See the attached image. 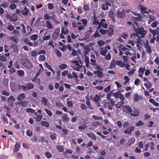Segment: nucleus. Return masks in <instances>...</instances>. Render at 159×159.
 I'll return each instance as SVG.
<instances>
[{
    "instance_id": "nucleus-20",
    "label": "nucleus",
    "mask_w": 159,
    "mask_h": 159,
    "mask_svg": "<svg viewBox=\"0 0 159 159\" xmlns=\"http://www.w3.org/2000/svg\"><path fill=\"white\" fill-rule=\"evenodd\" d=\"M25 98V95L24 93H20L17 98V99L19 101H22Z\"/></svg>"
},
{
    "instance_id": "nucleus-30",
    "label": "nucleus",
    "mask_w": 159,
    "mask_h": 159,
    "mask_svg": "<svg viewBox=\"0 0 159 159\" xmlns=\"http://www.w3.org/2000/svg\"><path fill=\"white\" fill-rule=\"evenodd\" d=\"M17 73L19 76H22L24 75L25 73L22 70H17Z\"/></svg>"
},
{
    "instance_id": "nucleus-10",
    "label": "nucleus",
    "mask_w": 159,
    "mask_h": 159,
    "mask_svg": "<svg viewBox=\"0 0 159 159\" xmlns=\"http://www.w3.org/2000/svg\"><path fill=\"white\" fill-rule=\"evenodd\" d=\"M150 31L152 34L153 37L159 34V28L157 27L155 30L149 29Z\"/></svg>"
},
{
    "instance_id": "nucleus-61",
    "label": "nucleus",
    "mask_w": 159,
    "mask_h": 159,
    "mask_svg": "<svg viewBox=\"0 0 159 159\" xmlns=\"http://www.w3.org/2000/svg\"><path fill=\"white\" fill-rule=\"evenodd\" d=\"M72 152V150L70 149L66 148V149L65 151L64 152V153L65 154V153H69L70 154H71Z\"/></svg>"
},
{
    "instance_id": "nucleus-3",
    "label": "nucleus",
    "mask_w": 159,
    "mask_h": 159,
    "mask_svg": "<svg viewBox=\"0 0 159 159\" xmlns=\"http://www.w3.org/2000/svg\"><path fill=\"white\" fill-rule=\"evenodd\" d=\"M136 33V35L138 36L139 34H141L144 37L146 34V31L144 30L143 28H138L135 31Z\"/></svg>"
},
{
    "instance_id": "nucleus-13",
    "label": "nucleus",
    "mask_w": 159,
    "mask_h": 159,
    "mask_svg": "<svg viewBox=\"0 0 159 159\" xmlns=\"http://www.w3.org/2000/svg\"><path fill=\"white\" fill-rule=\"evenodd\" d=\"M135 141V139L134 138H131L128 141L126 144L127 147H129L133 144Z\"/></svg>"
},
{
    "instance_id": "nucleus-37",
    "label": "nucleus",
    "mask_w": 159,
    "mask_h": 159,
    "mask_svg": "<svg viewBox=\"0 0 159 159\" xmlns=\"http://www.w3.org/2000/svg\"><path fill=\"white\" fill-rule=\"evenodd\" d=\"M137 16V17H132L133 19L134 20V21H140L141 20V19L142 17L141 15Z\"/></svg>"
},
{
    "instance_id": "nucleus-7",
    "label": "nucleus",
    "mask_w": 159,
    "mask_h": 159,
    "mask_svg": "<svg viewBox=\"0 0 159 159\" xmlns=\"http://www.w3.org/2000/svg\"><path fill=\"white\" fill-rule=\"evenodd\" d=\"M139 9L141 14H148L149 11L151 12L150 10L147 11L148 9L147 7H144L143 5H140L139 6Z\"/></svg>"
},
{
    "instance_id": "nucleus-17",
    "label": "nucleus",
    "mask_w": 159,
    "mask_h": 159,
    "mask_svg": "<svg viewBox=\"0 0 159 159\" xmlns=\"http://www.w3.org/2000/svg\"><path fill=\"white\" fill-rule=\"evenodd\" d=\"M17 104L18 105H21L22 107H26V105L28 104V102L26 100H24L23 101H21L17 102Z\"/></svg>"
},
{
    "instance_id": "nucleus-43",
    "label": "nucleus",
    "mask_w": 159,
    "mask_h": 159,
    "mask_svg": "<svg viewBox=\"0 0 159 159\" xmlns=\"http://www.w3.org/2000/svg\"><path fill=\"white\" fill-rule=\"evenodd\" d=\"M92 117L95 120H101L102 119V117L100 116H97L95 115H93Z\"/></svg>"
},
{
    "instance_id": "nucleus-50",
    "label": "nucleus",
    "mask_w": 159,
    "mask_h": 159,
    "mask_svg": "<svg viewBox=\"0 0 159 159\" xmlns=\"http://www.w3.org/2000/svg\"><path fill=\"white\" fill-rule=\"evenodd\" d=\"M44 110L49 116H51L52 115V113L50 110H49L47 109H45Z\"/></svg>"
},
{
    "instance_id": "nucleus-28",
    "label": "nucleus",
    "mask_w": 159,
    "mask_h": 159,
    "mask_svg": "<svg viewBox=\"0 0 159 159\" xmlns=\"http://www.w3.org/2000/svg\"><path fill=\"white\" fill-rule=\"evenodd\" d=\"M46 24L47 25L46 27L48 28V29H51L52 28V24L49 21H47Z\"/></svg>"
},
{
    "instance_id": "nucleus-19",
    "label": "nucleus",
    "mask_w": 159,
    "mask_h": 159,
    "mask_svg": "<svg viewBox=\"0 0 159 159\" xmlns=\"http://www.w3.org/2000/svg\"><path fill=\"white\" fill-rule=\"evenodd\" d=\"M56 148L60 152H62L64 150V147L63 145H56Z\"/></svg>"
},
{
    "instance_id": "nucleus-34",
    "label": "nucleus",
    "mask_w": 159,
    "mask_h": 159,
    "mask_svg": "<svg viewBox=\"0 0 159 159\" xmlns=\"http://www.w3.org/2000/svg\"><path fill=\"white\" fill-rule=\"evenodd\" d=\"M11 47L12 48H14V52H17L18 51V47L16 44L12 45Z\"/></svg>"
},
{
    "instance_id": "nucleus-29",
    "label": "nucleus",
    "mask_w": 159,
    "mask_h": 159,
    "mask_svg": "<svg viewBox=\"0 0 159 159\" xmlns=\"http://www.w3.org/2000/svg\"><path fill=\"white\" fill-rule=\"evenodd\" d=\"M107 52V50L106 48L102 49L100 52V54L103 56H105Z\"/></svg>"
},
{
    "instance_id": "nucleus-9",
    "label": "nucleus",
    "mask_w": 159,
    "mask_h": 159,
    "mask_svg": "<svg viewBox=\"0 0 159 159\" xmlns=\"http://www.w3.org/2000/svg\"><path fill=\"white\" fill-rule=\"evenodd\" d=\"M135 127L134 126H130V127H129L127 128L126 129H125L124 132L126 134H129L130 135L131 134L132 132L133 131Z\"/></svg>"
},
{
    "instance_id": "nucleus-1",
    "label": "nucleus",
    "mask_w": 159,
    "mask_h": 159,
    "mask_svg": "<svg viewBox=\"0 0 159 159\" xmlns=\"http://www.w3.org/2000/svg\"><path fill=\"white\" fill-rule=\"evenodd\" d=\"M123 108H125L127 113H131L130 116L132 117H136L139 116V114H140L139 111L138 110H136V111H134L135 113H132V109L129 106L127 105H124Z\"/></svg>"
},
{
    "instance_id": "nucleus-6",
    "label": "nucleus",
    "mask_w": 159,
    "mask_h": 159,
    "mask_svg": "<svg viewBox=\"0 0 159 159\" xmlns=\"http://www.w3.org/2000/svg\"><path fill=\"white\" fill-rule=\"evenodd\" d=\"M60 29L59 28L56 29L54 31V32L52 34V38L53 39H56L60 33Z\"/></svg>"
},
{
    "instance_id": "nucleus-40",
    "label": "nucleus",
    "mask_w": 159,
    "mask_h": 159,
    "mask_svg": "<svg viewBox=\"0 0 159 159\" xmlns=\"http://www.w3.org/2000/svg\"><path fill=\"white\" fill-rule=\"evenodd\" d=\"M139 99V94L138 93H135L134 95V101L137 102L138 101Z\"/></svg>"
},
{
    "instance_id": "nucleus-54",
    "label": "nucleus",
    "mask_w": 159,
    "mask_h": 159,
    "mask_svg": "<svg viewBox=\"0 0 159 159\" xmlns=\"http://www.w3.org/2000/svg\"><path fill=\"white\" fill-rule=\"evenodd\" d=\"M26 134L28 136L31 137L32 136L33 134V132L30 130H28L26 132Z\"/></svg>"
},
{
    "instance_id": "nucleus-16",
    "label": "nucleus",
    "mask_w": 159,
    "mask_h": 159,
    "mask_svg": "<svg viewBox=\"0 0 159 159\" xmlns=\"http://www.w3.org/2000/svg\"><path fill=\"white\" fill-rule=\"evenodd\" d=\"M29 11V10L26 7H24L23 10L21 11V12L23 15L25 16L28 14Z\"/></svg>"
},
{
    "instance_id": "nucleus-44",
    "label": "nucleus",
    "mask_w": 159,
    "mask_h": 159,
    "mask_svg": "<svg viewBox=\"0 0 159 159\" xmlns=\"http://www.w3.org/2000/svg\"><path fill=\"white\" fill-rule=\"evenodd\" d=\"M10 39L11 40L13 41L16 43H17L18 42V40L14 36H11Z\"/></svg>"
},
{
    "instance_id": "nucleus-25",
    "label": "nucleus",
    "mask_w": 159,
    "mask_h": 159,
    "mask_svg": "<svg viewBox=\"0 0 159 159\" xmlns=\"http://www.w3.org/2000/svg\"><path fill=\"white\" fill-rule=\"evenodd\" d=\"M62 119L63 121L65 122L68 121L69 119L68 118V115L66 114H64L62 116Z\"/></svg>"
},
{
    "instance_id": "nucleus-45",
    "label": "nucleus",
    "mask_w": 159,
    "mask_h": 159,
    "mask_svg": "<svg viewBox=\"0 0 159 159\" xmlns=\"http://www.w3.org/2000/svg\"><path fill=\"white\" fill-rule=\"evenodd\" d=\"M100 35L99 34L98 30H96L95 32V33L94 34L93 36L94 37V38H96L97 37H99L100 36Z\"/></svg>"
},
{
    "instance_id": "nucleus-24",
    "label": "nucleus",
    "mask_w": 159,
    "mask_h": 159,
    "mask_svg": "<svg viewBox=\"0 0 159 159\" xmlns=\"http://www.w3.org/2000/svg\"><path fill=\"white\" fill-rule=\"evenodd\" d=\"M61 32L64 34H66L69 33V30L68 28L66 29L65 27H62L61 29Z\"/></svg>"
},
{
    "instance_id": "nucleus-38",
    "label": "nucleus",
    "mask_w": 159,
    "mask_h": 159,
    "mask_svg": "<svg viewBox=\"0 0 159 159\" xmlns=\"http://www.w3.org/2000/svg\"><path fill=\"white\" fill-rule=\"evenodd\" d=\"M87 127V125L86 124H82L80 125L78 127V129H79L82 130L83 129H86Z\"/></svg>"
},
{
    "instance_id": "nucleus-48",
    "label": "nucleus",
    "mask_w": 159,
    "mask_h": 159,
    "mask_svg": "<svg viewBox=\"0 0 159 159\" xmlns=\"http://www.w3.org/2000/svg\"><path fill=\"white\" fill-rule=\"evenodd\" d=\"M46 60V57L44 55H40L39 57V60L44 61Z\"/></svg>"
},
{
    "instance_id": "nucleus-49",
    "label": "nucleus",
    "mask_w": 159,
    "mask_h": 159,
    "mask_svg": "<svg viewBox=\"0 0 159 159\" xmlns=\"http://www.w3.org/2000/svg\"><path fill=\"white\" fill-rule=\"evenodd\" d=\"M144 85L147 89H150L152 87L151 83L150 82H149L148 84L144 83Z\"/></svg>"
},
{
    "instance_id": "nucleus-21",
    "label": "nucleus",
    "mask_w": 159,
    "mask_h": 159,
    "mask_svg": "<svg viewBox=\"0 0 159 159\" xmlns=\"http://www.w3.org/2000/svg\"><path fill=\"white\" fill-rule=\"evenodd\" d=\"M116 65L121 67H123L125 66V64L121 61L117 60L116 61Z\"/></svg>"
},
{
    "instance_id": "nucleus-15",
    "label": "nucleus",
    "mask_w": 159,
    "mask_h": 159,
    "mask_svg": "<svg viewBox=\"0 0 159 159\" xmlns=\"http://www.w3.org/2000/svg\"><path fill=\"white\" fill-rule=\"evenodd\" d=\"M116 61L114 59L112 60L111 62L109 68L110 69H113L115 68L116 67Z\"/></svg>"
},
{
    "instance_id": "nucleus-35",
    "label": "nucleus",
    "mask_w": 159,
    "mask_h": 159,
    "mask_svg": "<svg viewBox=\"0 0 159 159\" xmlns=\"http://www.w3.org/2000/svg\"><path fill=\"white\" fill-rule=\"evenodd\" d=\"M30 38L31 40L35 41L38 39V36L36 34H34L31 36Z\"/></svg>"
},
{
    "instance_id": "nucleus-53",
    "label": "nucleus",
    "mask_w": 159,
    "mask_h": 159,
    "mask_svg": "<svg viewBox=\"0 0 159 159\" xmlns=\"http://www.w3.org/2000/svg\"><path fill=\"white\" fill-rule=\"evenodd\" d=\"M26 112L28 113H34L35 112V110L31 108H28L26 109Z\"/></svg>"
},
{
    "instance_id": "nucleus-26",
    "label": "nucleus",
    "mask_w": 159,
    "mask_h": 159,
    "mask_svg": "<svg viewBox=\"0 0 159 159\" xmlns=\"http://www.w3.org/2000/svg\"><path fill=\"white\" fill-rule=\"evenodd\" d=\"M48 101L47 99L45 97H42V103L45 106H47L48 105Z\"/></svg>"
},
{
    "instance_id": "nucleus-42",
    "label": "nucleus",
    "mask_w": 159,
    "mask_h": 159,
    "mask_svg": "<svg viewBox=\"0 0 159 159\" xmlns=\"http://www.w3.org/2000/svg\"><path fill=\"white\" fill-rule=\"evenodd\" d=\"M67 67V65L65 64H62L59 66V68L62 70L66 69Z\"/></svg>"
},
{
    "instance_id": "nucleus-5",
    "label": "nucleus",
    "mask_w": 159,
    "mask_h": 159,
    "mask_svg": "<svg viewBox=\"0 0 159 159\" xmlns=\"http://www.w3.org/2000/svg\"><path fill=\"white\" fill-rule=\"evenodd\" d=\"M112 95L116 99L120 98V100L125 99L124 96L123 94L120 93V92H117L115 93H113Z\"/></svg>"
},
{
    "instance_id": "nucleus-60",
    "label": "nucleus",
    "mask_w": 159,
    "mask_h": 159,
    "mask_svg": "<svg viewBox=\"0 0 159 159\" xmlns=\"http://www.w3.org/2000/svg\"><path fill=\"white\" fill-rule=\"evenodd\" d=\"M98 44L99 46H101L104 44L105 42L102 40H99L98 41Z\"/></svg>"
},
{
    "instance_id": "nucleus-18",
    "label": "nucleus",
    "mask_w": 159,
    "mask_h": 159,
    "mask_svg": "<svg viewBox=\"0 0 159 159\" xmlns=\"http://www.w3.org/2000/svg\"><path fill=\"white\" fill-rule=\"evenodd\" d=\"M87 134L88 137L91 138L92 139L94 140H95L97 139L96 136L94 134L91 133H87Z\"/></svg>"
},
{
    "instance_id": "nucleus-41",
    "label": "nucleus",
    "mask_w": 159,
    "mask_h": 159,
    "mask_svg": "<svg viewBox=\"0 0 159 159\" xmlns=\"http://www.w3.org/2000/svg\"><path fill=\"white\" fill-rule=\"evenodd\" d=\"M146 69L145 68H143L142 67H140L139 69L138 72L139 73H141L142 74H143Z\"/></svg>"
},
{
    "instance_id": "nucleus-55",
    "label": "nucleus",
    "mask_w": 159,
    "mask_h": 159,
    "mask_svg": "<svg viewBox=\"0 0 159 159\" xmlns=\"http://www.w3.org/2000/svg\"><path fill=\"white\" fill-rule=\"evenodd\" d=\"M136 70V69L135 68V67L133 68L130 71H129L128 73V74L129 75H132L134 73V72Z\"/></svg>"
},
{
    "instance_id": "nucleus-59",
    "label": "nucleus",
    "mask_w": 159,
    "mask_h": 159,
    "mask_svg": "<svg viewBox=\"0 0 159 159\" xmlns=\"http://www.w3.org/2000/svg\"><path fill=\"white\" fill-rule=\"evenodd\" d=\"M84 10L85 11H88L89 10V5L87 4H85L84 5Z\"/></svg>"
},
{
    "instance_id": "nucleus-12",
    "label": "nucleus",
    "mask_w": 159,
    "mask_h": 159,
    "mask_svg": "<svg viewBox=\"0 0 159 159\" xmlns=\"http://www.w3.org/2000/svg\"><path fill=\"white\" fill-rule=\"evenodd\" d=\"M145 45L147 52L149 53H151L152 52L151 48L148 41H146Z\"/></svg>"
},
{
    "instance_id": "nucleus-8",
    "label": "nucleus",
    "mask_w": 159,
    "mask_h": 159,
    "mask_svg": "<svg viewBox=\"0 0 159 159\" xmlns=\"http://www.w3.org/2000/svg\"><path fill=\"white\" fill-rule=\"evenodd\" d=\"M114 26L113 25H111V26H109L108 27V29L107 30V34H108V35L110 36H111L113 34V29Z\"/></svg>"
},
{
    "instance_id": "nucleus-58",
    "label": "nucleus",
    "mask_w": 159,
    "mask_h": 159,
    "mask_svg": "<svg viewBox=\"0 0 159 159\" xmlns=\"http://www.w3.org/2000/svg\"><path fill=\"white\" fill-rule=\"evenodd\" d=\"M90 61L91 62V65L93 66H96V65H97V64L96 63V61L93 59H91Z\"/></svg>"
},
{
    "instance_id": "nucleus-52",
    "label": "nucleus",
    "mask_w": 159,
    "mask_h": 159,
    "mask_svg": "<svg viewBox=\"0 0 159 159\" xmlns=\"http://www.w3.org/2000/svg\"><path fill=\"white\" fill-rule=\"evenodd\" d=\"M14 65L17 69H19L20 68V64L17 61L14 62Z\"/></svg>"
},
{
    "instance_id": "nucleus-56",
    "label": "nucleus",
    "mask_w": 159,
    "mask_h": 159,
    "mask_svg": "<svg viewBox=\"0 0 159 159\" xmlns=\"http://www.w3.org/2000/svg\"><path fill=\"white\" fill-rule=\"evenodd\" d=\"M143 124L144 123L142 120H139L136 124L135 125L136 126H139L143 125Z\"/></svg>"
},
{
    "instance_id": "nucleus-33",
    "label": "nucleus",
    "mask_w": 159,
    "mask_h": 159,
    "mask_svg": "<svg viewBox=\"0 0 159 159\" xmlns=\"http://www.w3.org/2000/svg\"><path fill=\"white\" fill-rule=\"evenodd\" d=\"M118 17L120 18H122L125 16L124 14V11L123 10L122 11H118Z\"/></svg>"
},
{
    "instance_id": "nucleus-2",
    "label": "nucleus",
    "mask_w": 159,
    "mask_h": 159,
    "mask_svg": "<svg viewBox=\"0 0 159 159\" xmlns=\"http://www.w3.org/2000/svg\"><path fill=\"white\" fill-rule=\"evenodd\" d=\"M19 89H20L21 87L20 85H19ZM21 88L23 89L24 91L28 90L29 89H31L34 88V85L33 83L30 82L26 84L25 86L22 85Z\"/></svg>"
},
{
    "instance_id": "nucleus-39",
    "label": "nucleus",
    "mask_w": 159,
    "mask_h": 159,
    "mask_svg": "<svg viewBox=\"0 0 159 159\" xmlns=\"http://www.w3.org/2000/svg\"><path fill=\"white\" fill-rule=\"evenodd\" d=\"M9 8L11 10L15 9L16 8V5L14 3H11L9 6Z\"/></svg>"
},
{
    "instance_id": "nucleus-47",
    "label": "nucleus",
    "mask_w": 159,
    "mask_h": 159,
    "mask_svg": "<svg viewBox=\"0 0 159 159\" xmlns=\"http://www.w3.org/2000/svg\"><path fill=\"white\" fill-rule=\"evenodd\" d=\"M45 155L47 158H49L52 157V155L51 153L48 152H47L45 153Z\"/></svg>"
},
{
    "instance_id": "nucleus-46",
    "label": "nucleus",
    "mask_w": 159,
    "mask_h": 159,
    "mask_svg": "<svg viewBox=\"0 0 159 159\" xmlns=\"http://www.w3.org/2000/svg\"><path fill=\"white\" fill-rule=\"evenodd\" d=\"M16 158L18 159H22V154L20 152H18L16 154Z\"/></svg>"
},
{
    "instance_id": "nucleus-11",
    "label": "nucleus",
    "mask_w": 159,
    "mask_h": 159,
    "mask_svg": "<svg viewBox=\"0 0 159 159\" xmlns=\"http://www.w3.org/2000/svg\"><path fill=\"white\" fill-rule=\"evenodd\" d=\"M125 99L120 100L121 101L118 102L116 104H115V107L117 109L120 108L125 103L124 100Z\"/></svg>"
},
{
    "instance_id": "nucleus-14",
    "label": "nucleus",
    "mask_w": 159,
    "mask_h": 159,
    "mask_svg": "<svg viewBox=\"0 0 159 159\" xmlns=\"http://www.w3.org/2000/svg\"><path fill=\"white\" fill-rule=\"evenodd\" d=\"M110 5V4L106 2L102 5L101 8L102 10H106L108 9V6Z\"/></svg>"
},
{
    "instance_id": "nucleus-63",
    "label": "nucleus",
    "mask_w": 159,
    "mask_h": 159,
    "mask_svg": "<svg viewBox=\"0 0 159 159\" xmlns=\"http://www.w3.org/2000/svg\"><path fill=\"white\" fill-rule=\"evenodd\" d=\"M44 19L45 20H49L51 19V16L48 14H45L44 16Z\"/></svg>"
},
{
    "instance_id": "nucleus-62",
    "label": "nucleus",
    "mask_w": 159,
    "mask_h": 159,
    "mask_svg": "<svg viewBox=\"0 0 159 159\" xmlns=\"http://www.w3.org/2000/svg\"><path fill=\"white\" fill-rule=\"evenodd\" d=\"M7 29L10 30L12 31L14 30V27L12 25H9L7 28Z\"/></svg>"
},
{
    "instance_id": "nucleus-22",
    "label": "nucleus",
    "mask_w": 159,
    "mask_h": 159,
    "mask_svg": "<svg viewBox=\"0 0 159 159\" xmlns=\"http://www.w3.org/2000/svg\"><path fill=\"white\" fill-rule=\"evenodd\" d=\"M40 124L41 125L43 126H45L47 128H48L50 124L47 121H42L40 122Z\"/></svg>"
},
{
    "instance_id": "nucleus-32",
    "label": "nucleus",
    "mask_w": 159,
    "mask_h": 159,
    "mask_svg": "<svg viewBox=\"0 0 159 159\" xmlns=\"http://www.w3.org/2000/svg\"><path fill=\"white\" fill-rule=\"evenodd\" d=\"M101 100V98L99 96L98 94H96L93 100L96 102H98Z\"/></svg>"
},
{
    "instance_id": "nucleus-4",
    "label": "nucleus",
    "mask_w": 159,
    "mask_h": 159,
    "mask_svg": "<svg viewBox=\"0 0 159 159\" xmlns=\"http://www.w3.org/2000/svg\"><path fill=\"white\" fill-rule=\"evenodd\" d=\"M22 64L25 67L28 69H31L33 67L32 63L30 61L26 59L23 60Z\"/></svg>"
},
{
    "instance_id": "nucleus-64",
    "label": "nucleus",
    "mask_w": 159,
    "mask_h": 159,
    "mask_svg": "<svg viewBox=\"0 0 159 159\" xmlns=\"http://www.w3.org/2000/svg\"><path fill=\"white\" fill-rule=\"evenodd\" d=\"M99 32L102 34H107V30L102 29L99 30Z\"/></svg>"
},
{
    "instance_id": "nucleus-27",
    "label": "nucleus",
    "mask_w": 159,
    "mask_h": 159,
    "mask_svg": "<svg viewBox=\"0 0 159 159\" xmlns=\"http://www.w3.org/2000/svg\"><path fill=\"white\" fill-rule=\"evenodd\" d=\"M84 59L86 64V66L87 67H88L89 66V64L90 63L89 58L88 57L86 56L85 57Z\"/></svg>"
},
{
    "instance_id": "nucleus-31",
    "label": "nucleus",
    "mask_w": 159,
    "mask_h": 159,
    "mask_svg": "<svg viewBox=\"0 0 159 159\" xmlns=\"http://www.w3.org/2000/svg\"><path fill=\"white\" fill-rule=\"evenodd\" d=\"M9 80L8 79L4 78L3 79V84L6 87H7L8 86Z\"/></svg>"
},
{
    "instance_id": "nucleus-57",
    "label": "nucleus",
    "mask_w": 159,
    "mask_h": 159,
    "mask_svg": "<svg viewBox=\"0 0 159 159\" xmlns=\"http://www.w3.org/2000/svg\"><path fill=\"white\" fill-rule=\"evenodd\" d=\"M119 48H120V49H119V51L120 50H121L123 51H125L128 49V48H126L124 46L121 44H120Z\"/></svg>"
},
{
    "instance_id": "nucleus-51",
    "label": "nucleus",
    "mask_w": 159,
    "mask_h": 159,
    "mask_svg": "<svg viewBox=\"0 0 159 159\" xmlns=\"http://www.w3.org/2000/svg\"><path fill=\"white\" fill-rule=\"evenodd\" d=\"M8 5V4L7 2H5L4 3L0 5V7H2L5 8L7 7Z\"/></svg>"
},
{
    "instance_id": "nucleus-23",
    "label": "nucleus",
    "mask_w": 159,
    "mask_h": 159,
    "mask_svg": "<svg viewBox=\"0 0 159 159\" xmlns=\"http://www.w3.org/2000/svg\"><path fill=\"white\" fill-rule=\"evenodd\" d=\"M20 144L17 143H16L15 145V147L14 148V151L15 152H16L19 151L20 148Z\"/></svg>"
},
{
    "instance_id": "nucleus-36",
    "label": "nucleus",
    "mask_w": 159,
    "mask_h": 159,
    "mask_svg": "<svg viewBox=\"0 0 159 159\" xmlns=\"http://www.w3.org/2000/svg\"><path fill=\"white\" fill-rule=\"evenodd\" d=\"M43 117V116L41 115H37L36 117H34V118L36 119V120L37 122H40L41 121Z\"/></svg>"
}]
</instances>
